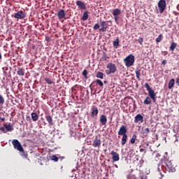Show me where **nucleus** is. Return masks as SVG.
<instances>
[{
  "mask_svg": "<svg viewBox=\"0 0 179 179\" xmlns=\"http://www.w3.org/2000/svg\"><path fill=\"white\" fill-rule=\"evenodd\" d=\"M175 143H178V138H176V139Z\"/></svg>",
  "mask_w": 179,
  "mask_h": 179,
  "instance_id": "09e8293b",
  "label": "nucleus"
},
{
  "mask_svg": "<svg viewBox=\"0 0 179 179\" xmlns=\"http://www.w3.org/2000/svg\"><path fill=\"white\" fill-rule=\"evenodd\" d=\"M66 14H65V10H60L58 13H57V17L58 19L61 20V19H65V16Z\"/></svg>",
  "mask_w": 179,
  "mask_h": 179,
  "instance_id": "dca6fc26",
  "label": "nucleus"
},
{
  "mask_svg": "<svg viewBox=\"0 0 179 179\" xmlns=\"http://www.w3.org/2000/svg\"><path fill=\"white\" fill-rule=\"evenodd\" d=\"M96 78H99V79H103L104 73L103 72L98 71L96 73Z\"/></svg>",
  "mask_w": 179,
  "mask_h": 179,
  "instance_id": "bb28decb",
  "label": "nucleus"
},
{
  "mask_svg": "<svg viewBox=\"0 0 179 179\" xmlns=\"http://www.w3.org/2000/svg\"><path fill=\"white\" fill-rule=\"evenodd\" d=\"M12 16H13L15 19L22 20L23 19H25L26 16H27V14L26 13V12L23 10H19L17 13H15L14 15Z\"/></svg>",
  "mask_w": 179,
  "mask_h": 179,
  "instance_id": "423d86ee",
  "label": "nucleus"
},
{
  "mask_svg": "<svg viewBox=\"0 0 179 179\" xmlns=\"http://www.w3.org/2000/svg\"><path fill=\"white\" fill-rule=\"evenodd\" d=\"M107 68L109 70L106 71V75H110V73H115V72H117V66L115 64L108 63L107 64Z\"/></svg>",
  "mask_w": 179,
  "mask_h": 179,
  "instance_id": "20e7f679",
  "label": "nucleus"
},
{
  "mask_svg": "<svg viewBox=\"0 0 179 179\" xmlns=\"http://www.w3.org/2000/svg\"><path fill=\"white\" fill-rule=\"evenodd\" d=\"M0 131H1L2 132H3V134H6V131H5V127H1V128H0Z\"/></svg>",
  "mask_w": 179,
  "mask_h": 179,
  "instance_id": "37998d69",
  "label": "nucleus"
},
{
  "mask_svg": "<svg viewBox=\"0 0 179 179\" xmlns=\"http://www.w3.org/2000/svg\"><path fill=\"white\" fill-rule=\"evenodd\" d=\"M99 122L101 125L104 126L107 124V116L106 115H101L99 117Z\"/></svg>",
  "mask_w": 179,
  "mask_h": 179,
  "instance_id": "4468645a",
  "label": "nucleus"
},
{
  "mask_svg": "<svg viewBox=\"0 0 179 179\" xmlns=\"http://www.w3.org/2000/svg\"><path fill=\"white\" fill-rule=\"evenodd\" d=\"M135 124H143V116L141 114H138L134 117Z\"/></svg>",
  "mask_w": 179,
  "mask_h": 179,
  "instance_id": "f8f14e48",
  "label": "nucleus"
},
{
  "mask_svg": "<svg viewBox=\"0 0 179 179\" xmlns=\"http://www.w3.org/2000/svg\"><path fill=\"white\" fill-rule=\"evenodd\" d=\"M103 83H107V81H104Z\"/></svg>",
  "mask_w": 179,
  "mask_h": 179,
  "instance_id": "6e6d98bb",
  "label": "nucleus"
},
{
  "mask_svg": "<svg viewBox=\"0 0 179 179\" xmlns=\"http://www.w3.org/2000/svg\"><path fill=\"white\" fill-rule=\"evenodd\" d=\"M13 145L14 147V149H17V150H19V152H22V153H24V150L23 149V146H22V144L20 142H19V140L14 139L12 141Z\"/></svg>",
  "mask_w": 179,
  "mask_h": 179,
  "instance_id": "39448f33",
  "label": "nucleus"
},
{
  "mask_svg": "<svg viewBox=\"0 0 179 179\" xmlns=\"http://www.w3.org/2000/svg\"><path fill=\"white\" fill-rule=\"evenodd\" d=\"M17 75L19 76H24V69L17 68Z\"/></svg>",
  "mask_w": 179,
  "mask_h": 179,
  "instance_id": "6ab92c4d",
  "label": "nucleus"
},
{
  "mask_svg": "<svg viewBox=\"0 0 179 179\" xmlns=\"http://www.w3.org/2000/svg\"><path fill=\"white\" fill-rule=\"evenodd\" d=\"M4 103H5V99L1 94H0V106H3V104Z\"/></svg>",
  "mask_w": 179,
  "mask_h": 179,
  "instance_id": "2f4dec72",
  "label": "nucleus"
},
{
  "mask_svg": "<svg viewBox=\"0 0 179 179\" xmlns=\"http://www.w3.org/2000/svg\"><path fill=\"white\" fill-rule=\"evenodd\" d=\"M145 145H146V148L149 147V143H146Z\"/></svg>",
  "mask_w": 179,
  "mask_h": 179,
  "instance_id": "3c124183",
  "label": "nucleus"
},
{
  "mask_svg": "<svg viewBox=\"0 0 179 179\" xmlns=\"http://www.w3.org/2000/svg\"><path fill=\"white\" fill-rule=\"evenodd\" d=\"M97 115H99V108L96 106H92L91 108L92 118H97Z\"/></svg>",
  "mask_w": 179,
  "mask_h": 179,
  "instance_id": "9b49d317",
  "label": "nucleus"
},
{
  "mask_svg": "<svg viewBox=\"0 0 179 179\" xmlns=\"http://www.w3.org/2000/svg\"><path fill=\"white\" fill-rule=\"evenodd\" d=\"M145 87L147 89L148 92V95L152 100L154 103H156V93H155V90H153L151 87L150 85L148 83L145 84Z\"/></svg>",
  "mask_w": 179,
  "mask_h": 179,
  "instance_id": "f03ea898",
  "label": "nucleus"
},
{
  "mask_svg": "<svg viewBox=\"0 0 179 179\" xmlns=\"http://www.w3.org/2000/svg\"><path fill=\"white\" fill-rule=\"evenodd\" d=\"M127 132H128V129H127V126L122 125L120 128L119 129V131L117 132V134L121 136L124 135H127Z\"/></svg>",
  "mask_w": 179,
  "mask_h": 179,
  "instance_id": "9d476101",
  "label": "nucleus"
},
{
  "mask_svg": "<svg viewBox=\"0 0 179 179\" xmlns=\"http://www.w3.org/2000/svg\"><path fill=\"white\" fill-rule=\"evenodd\" d=\"M176 83H177L178 86H179V78H176Z\"/></svg>",
  "mask_w": 179,
  "mask_h": 179,
  "instance_id": "de8ad7c7",
  "label": "nucleus"
},
{
  "mask_svg": "<svg viewBox=\"0 0 179 179\" xmlns=\"http://www.w3.org/2000/svg\"><path fill=\"white\" fill-rule=\"evenodd\" d=\"M166 6H167V4L166 3V0H159V1L158 2L159 13H163V12L166 10Z\"/></svg>",
  "mask_w": 179,
  "mask_h": 179,
  "instance_id": "0eeeda50",
  "label": "nucleus"
},
{
  "mask_svg": "<svg viewBox=\"0 0 179 179\" xmlns=\"http://www.w3.org/2000/svg\"><path fill=\"white\" fill-rule=\"evenodd\" d=\"M26 120H27V121H29V122H31V117H30V116H27Z\"/></svg>",
  "mask_w": 179,
  "mask_h": 179,
  "instance_id": "c03bdc74",
  "label": "nucleus"
},
{
  "mask_svg": "<svg viewBox=\"0 0 179 179\" xmlns=\"http://www.w3.org/2000/svg\"><path fill=\"white\" fill-rule=\"evenodd\" d=\"M2 59V55L0 53V60Z\"/></svg>",
  "mask_w": 179,
  "mask_h": 179,
  "instance_id": "603ef678",
  "label": "nucleus"
},
{
  "mask_svg": "<svg viewBox=\"0 0 179 179\" xmlns=\"http://www.w3.org/2000/svg\"><path fill=\"white\" fill-rule=\"evenodd\" d=\"M44 80L46 82V83H48V85H52V83H54V82H52V80L45 77L44 78Z\"/></svg>",
  "mask_w": 179,
  "mask_h": 179,
  "instance_id": "7c9ffc66",
  "label": "nucleus"
},
{
  "mask_svg": "<svg viewBox=\"0 0 179 179\" xmlns=\"http://www.w3.org/2000/svg\"><path fill=\"white\" fill-rule=\"evenodd\" d=\"M143 163L144 162L143 161V159L140 160L138 163L139 167H142V166H143Z\"/></svg>",
  "mask_w": 179,
  "mask_h": 179,
  "instance_id": "ea45409f",
  "label": "nucleus"
},
{
  "mask_svg": "<svg viewBox=\"0 0 179 179\" xmlns=\"http://www.w3.org/2000/svg\"><path fill=\"white\" fill-rule=\"evenodd\" d=\"M162 37H163V35L162 34H159L158 36V37L156 39L157 43H160V41H162Z\"/></svg>",
  "mask_w": 179,
  "mask_h": 179,
  "instance_id": "c9c22d12",
  "label": "nucleus"
},
{
  "mask_svg": "<svg viewBox=\"0 0 179 179\" xmlns=\"http://www.w3.org/2000/svg\"><path fill=\"white\" fill-rule=\"evenodd\" d=\"M122 141H121V145L122 146H124L125 143H127V141H128V135H123L122 136Z\"/></svg>",
  "mask_w": 179,
  "mask_h": 179,
  "instance_id": "412c9836",
  "label": "nucleus"
},
{
  "mask_svg": "<svg viewBox=\"0 0 179 179\" xmlns=\"http://www.w3.org/2000/svg\"><path fill=\"white\" fill-rule=\"evenodd\" d=\"M31 120L32 121H34V122H36V121H37L38 120V115L36 113H31Z\"/></svg>",
  "mask_w": 179,
  "mask_h": 179,
  "instance_id": "aec40b11",
  "label": "nucleus"
},
{
  "mask_svg": "<svg viewBox=\"0 0 179 179\" xmlns=\"http://www.w3.org/2000/svg\"><path fill=\"white\" fill-rule=\"evenodd\" d=\"M112 156L113 162H119L120 161V154L117 153L115 151L113 150L110 152Z\"/></svg>",
  "mask_w": 179,
  "mask_h": 179,
  "instance_id": "ddd939ff",
  "label": "nucleus"
},
{
  "mask_svg": "<svg viewBox=\"0 0 179 179\" xmlns=\"http://www.w3.org/2000/svg\"><path fill=\"white\" fill-rule=\"evenodd\" d=\"M114 19L115 21L117 22L118 20H120V17H118V15L114 16Z\"/></svg>",
  "mask_w": 179,
  "mask_h": 179,
  "instance_id": "79ce46f5",
  "label": "nucleus"
},
{
  "mask_svg": "<svg viewBox=\"0 0 179 179\" xmlns=\"http://www.w3.org/2000/svg\"><path fill=\"white\" fill-rule=\"evenodd\" d=\"M82 75L84 76L85 79H87V70L85 69V70L83 71Z\"/></svg>",
  "mask_w": 179,
  "mask_h": 179,
  "instance_id": "f704fd0d",
  "label": "nucleus"
},
{
  "mask_svg": "<svg viewBox=\"0 0 179 179\" xmlns=\"http://www.w3.org/2000/svg\"><path fill=\"white\" fill-rule=\"evenodd\" d=\"M51 160H53L54 162H58L59 158L58 157L55 156V155H52L51 157Z\"/></svg>",
  "mask_w": 179,
  "mask_h": 179,
  "instance_id": "e433bc0d",
  "label": "nucleus"
},
{
  "mask_svg": "<svg viewBox=\"0 0 179 179\" xmlns=\"http://www.w3.org/2000/svg\"><path fill=\"white\" fill-rule=\"evenodd\" d=\"M45 120L48 122L50 127H52V125H54L52 117L50 115L45 116Z\"/></svg>",
  "mask_w": 179,
  "mask_h": 179,
  "instance_id": "f3484780",
  "label": "nucleus"
},
{
  "mask_svg": "<svg viewBox=\"0 0 179 179\" xmlns=\"http://www.w3.org/2000/svg\"><path fill=\"white\" fill-rule=\"evenodd\" d=\"M140 152H145V149L143 148L140 149Z\"/></svg>",
  "mask_w": 179,
  "mask_h": 179,
  "instance_id": "8fccbe9b",
  "label": "nucleus"
},
{
  "mask_svg": "<svg viewBox=\"0 0 179 179\" xmlns=\"http://www.w3.org/2000/svg\"><path fill=\"white\" fill-rule=\"evenodd\" d=\"M0 121H5V117H2V114L0 113Z\"/></svg>",
  "mask_w": 179,
  "mask_h": 179,
  "instance_id": "a18cd8bd",
  "label": "nucleus"
},
{
  "mask_svg": "<svg viewBox=\"0 0 179 179\" xmlns=\"http://www.w3.org/2000/svg\"><path fill=\"white\" fill-rule=\"evenodd\" d=\"M94 30H99L100 29V24H95L94 26L93 27Z\"/></svg>",
  "mask_w": 179,
  "mask_h": 179,
  "instance_id": "4c0bfd02",
  "label": "nucleus"
},
{
  "mask_svg": "<svg viewBox=\"0 0 179 179\" xmlns=\"http://www.w3.org/2000/svg\"><path fill=\"white\" fill-rule=\"evenodd\" d=\"M104 179H108V178H104Z\"/></svg>",
  "mask_w": 179,
  "mask_h": 179,
  "instance_id": "13d9d810",
  "label": "nucleus"
},
{
  "mask_svg": "<svg viewBox=\"0 0 179 179\" xmlns=\"http://www.w3.org/2000/svg\"><path fill=\"white\" fill-rule=\"evenodd\" d=\"M25 157H27V154H24Z\"/></svg>",
  "mask_w": 179,
  "mask_h": 179,
  "instance_id": "5fc2aeb1",
  "label": "nucleus"
},
{
  "mask_svg": "<svg viewBox=\"0 0 179 179\" xmlns=\"http://www.w3.org/2000/svg\"><path fill=\"white\" fill-rule=\"evenodd\" d=\"M102 61H107V55H103V56L102 57Z\"/></svg>",
  "mask_w": 179,
  "mask_h": 179,
  "instance_id": "a19ab883",
  "label": "nucleus"
},
{
  "mask_svg": "<svg viewBox=\"0 0 179 179\" xmlns=\"http://www.w3.org/2000/svg\"><path fill=\"white\" fill-rule=\"evenodd\" d=\"M165 169L168 173H174L176 172V166L173 164L171 161H165Z\"/></svg>",
  "mask_w": 179,
  "mask_h": 179,
  "instance_id": "7ed1b4c3",
  "label": "nucleus"
},
{
  "mask_svg": "<svg viewBox=\"0 0 179 179\" xmlns=\"http://www.w3.org/2000/svg\"><path fill=\"white\" fill-rule=\"evenodd\" d=\"M82 20H83L84 22L87 20V19H89V12L88 11H85L83 13V17H82Z\"/></svg>",
  "mask_w": 179,
  "mask_h": 179,
  "instance_id": "5701e85b",
  "label": "nucleus"
},
{
  "mask_svg": "<svg viewBox=\"0 0 179 179\" xmlns=\"http://www.w3.org/2000/svg\"><path fill=\"white\" fill-rule=\"evenodd\" d=\"M115 167H116V169H118V165L117 164H115Z\"/></svg>",
  "mask_w": 179,
  "mask_h": 179,
  "instance_id": "864d4df0",
  "label": "nucleus"
},
{
  "mask_svg": "<svg viewBox=\"0 0 179 179\" xmlns=\"http://www.w3.org/2000/svg\"><path fill=\"white\" fill-rule=\"evenodd\" d=\"M113 16H119V15H121V10L118 8H115L113 10Z\"/></svg>",
  "mask_w": 179,
  "mask_h": 179,
  "instance_id": "b1692460",
  "label": "nucleus"
},
{
  "mask_svg": "<svg viewBox=\"0 0 179 179\" xmlns=\"http://www.w3.org/2000/svg\"><path fill=\"white\" fill-rule=\"evenodd\" d=\"M150 133V129L149 128H145L143 131V134H145V135H148V134Z\"/></svg>",
  "mask_w": 179,
  "mask_h": 179,
  "instance_id": "72a5a7b5",
  "label": "nucleus"
},
{
  "mask_svg": "<svg viewBox=\"0 0 179 179\" xmlns=\"http://www.w3.org/2000/svg\"><path fill=\"white\" fill-rule=\"evenodd\" d=\"M76 5L77 6H79L80 9L86 10V4L85 3V2H83L80 0H78L76 1Z\"/></svg>",
  "mask_w": 179,
  "mask_h": 179,
  "instance_id": "2eb2a0df",
  "label": "nucleus"
},
{
  "mask_svg": "<svg viewBox=\"0 0 179 179\" xmlns=\"http://www.w3.org/2000/svg\"><path fill=\"white\" fill-rule=\"evenodd\" d=\"M92 146L94 148H100L101 146V139L99 136H96L94 139Z\"/></svg>",
  "mask_w": 179,
  "mask_h": 179,
  "instance_id": "1a4fd4ad",
  "label": "nucleus"
},
{
  "mask_svg": "<svg viewBox=\"0 0 179 179\" xmlns=\"http://www.w3.org/2000/svg\"><path fill=\"white\" fill-rule=\"evenodd\" d=\"M4 128H6V129L8 132H10V131H13V129H14L13 127L10 124H5Z\"/></svg>",
  "mask_w": 179,
  "mask_h": 179,
  "instance_id": "4be33fe9",
  "label": "nucleus"
},
{
  "mask_svg": "<svg viewBox=\"0 0 179 179\" xmlns=\"http://www.w3.org/2000/svg\"><path fill=\"white\" fill-rule=\"evenodd\" d=\"M136 141V135L134 134L132 138L130 140L131 143L134 144L135 143V141Z\"/></svg>",
  "mask_w": 179,
  "mask_h": 179,
  "instance_id": "473e14b6",
  "label": "nucleus"
},
{
  "mask_svg": "<svg viewBox=\"0 0 179 179\" xmlns=\"http://www.w3.org/2000/svg\"><path fill=\"white\" fill-rule=\"evenodd\" d=\"M174 85H176V80L174 78H172L169 82L168 87L169 90L173 89L174 87Z\"/></svg>",
  "mask_w": 179,
  "mask_h": 179,
  "instance_id": "a211bd4d",
  "label": "nucleus"
},
{
  "mask_svg": "<svg viewBox=\"0 0 179 179\" xmlns=\"http://www.w3.org/2000/svg\"><path fill=\"white\" fill-rule=\"evenodd\" d=\"M176 47H177V43L173 42L170 46L171 51H174V50H176Z\"/></svg>",
  "mask_w": 179,
  "mask_h": 179,
  "instance_id": "c756f323",
  "label": "nucleus"
},
{
  "mask_svg": "<svg viewBox=\"0 0 179 179\" xmlns=\"http://www.w3.org/2000/svg\"><path fill=\"white\" fill-rule=\"evenodd\" d=\"M92 83H96V85H99V86H101V87H102V86H104L103 81H101V80H99V79L94 80Z\"/></svg>",
  "mask_w": 179,
  "mask_h": 179,
  "instance_id": "cd10ccee",
  "label": "nucleus"
},
{
  "mask_svg": "<svg viewBox=\"0 0 179 179\" xmlns=\"http://www.w3.org/2000/svg\"><path fill=\"white\" fill-rule=\"evenodd\" d=\"M136 76L138 79V80H141V69H136L135 71Z\"/></svg>",
  "mask_w": 179,
  "mask_h": 179,
  "instance_id": "a878e982",
  "label": "nucleus"
},
{
  "mask_svg": "<svg viewBox=\"0 0 179 179\" xmlns=\"http://www.w3.org/2000/svg\"><path fill=\"white\" fill-rule=\"evenodd\" d=\"M124 62L127 68H131L135 63V56H134V55H129L124 59Z\"/></svg>",
  "mask_w": 179,
  "mask_h": 179,
  "instance_id": "f257e3e1",
  "label": "nucleus"
},
{
  "mask_svg": "<svg viewBox=\"0 0 179 179\" xmlns=\"http://www.w3.org/2000/svg\"><path fill=\"white\" fill-rule=\"evenodd\" d=\"M47 123H45L44 125H46Z\"/></svg>",
  "mask_w": 179,
  "mask_h": 179,
  "instance_id": "4d7b16f0",
  "label": "nucleus"
},
{
  "mask_svg": "<svg viewBox=\"0 0 179 179\" xmlns=\"http://www.w3.org/2000/svg\"><path fill=\"white\" fill-rule=\"evenodd\" d=\"M99 23L101 27L99 29V31H102V33L107 31V29H108V21H103L100 20Z\"/></svg>",
  "mask_w": 179,
  "mask_h": 179,
  "instance_id": "6e6552de",
  "label": "nucleus"
},
{
  "mask_svg": "<svg viewBox=\"0 0 179 179\" xmlns=\"http://www.w3.org/2000/svg\"><path fill=\"white\" fill-rule=\"evenodd\" d=\"M113 47L115 48H118L120 47V38H117L115 41H113Z\"/></svg>",
  "mask_w": 179,
  "mask_h": 179,
  "instance_id": "393cba45",
  "label": "nucleus"
},
{
  "mask_svg": "<svg viewBox=\"0 0 179 179\" xmlns=\"http://www.w3.org/2000/svg\"><path fill=\"white\" fill-rule=\"evenodd\" d=\"M138 41L139 43V44H141V45H142V44H143V38L141 37L138 39Z\"/></svg>",
  "mask_w": 179,
  "mask_h": 179,
  "instance_id": "58836bf2",
  "label": "nucleus"
},
{
  "mask_svg": "<svg viewBox=\"0 0 179 179\" xmlns=\"http://www.w3.org/2000/svg\"><path fill=\"white\" fill-rule=\"evenodd\" d=\"M162 64V65H166L167 64V60H163Z\"/></svg>",
  "mask_w": 179,
  "mask_h": 179,
  "instance_id": "49530a36",
  "label": "nucleus"
},
{
  "mask_svg": "<svg viewBox=\"0 0 179 179\" xmlns=\"http://www.w3.org/2000/svg\"><path fill=\"white\" fill-rule=\"evenodd\" d=\"M151 99L150 97L147 96V97L145 98V99L144 100L143 103H144L145 104H147V105L151 104V103H152V99Z\"/></svg>",
  "mask_w": 179,
  "mask_h": 179,
  "instance_id": "c85d7f7f",
  "label": "nucleus"
}]
</instances>
